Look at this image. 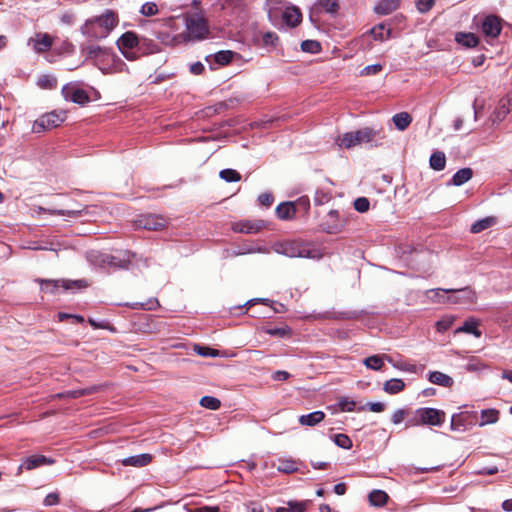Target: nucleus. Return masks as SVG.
I'll return each mask as SVG.
<instances>
[{"label": "nucleus", "mask_w": 512, "mask_h": 512, "mask_svg": "<svg viewBox=\"0 0 512 512\" xmlns=\"http://www.w3.org/2000/svg\"><path fill=\"white\" fill-rule=\"evenodd\" d=\"M118 17L112 10H106L100 16L87 19L81 26V33L89 40H100L106 38L116 27Z\"/></svg>", "instance_id": "1"}, {"label": "nucleus", "mask_w": 512, "mask_h": 512, "mask_svg": "<svg viewBox=\"0 0 512 512\" xmlns=\"http://www.w3.org/2000/svg\"><path fill=\"white\" fill-rule=\"evenodd\" d=\"M185 25L187 34L182 35L184 40H203L209 35L208 23L200 13L187 15Z\"/></svg>", "instance_id": "2"}, {"label": "nucleus", "mask_w": 512, "mask_h": 512, "mask_svg": "<svg viewBox=\"0 0 512 512\" xmlns=\"http://www.w3.org/2000/svg\"><path fill=\"white\" fill-rule=\"evenodd\" d=\"M445 418L446 414L444 411L435 408L424 407L415 411V416L408 420L407 425L441 426L445 422Z\"/></svg>", "instance_id": "3"}, {"label": "nucleus", "mask_w": 512, "mask_h": 512, "mask_svg": "<svg viewBox=\"0 0 512 512\" xmlns=\"http://www.w3.org/2000/svg\"><path fill=\"white\" fill-rule=\"evenodd\" d=\"M275 252L278 254L285 255L290 258H312L314 257V251L309 247L307 243L292 240L284 241L275 246Z\"/></svg>", "instance_id": "4"}, {"label": "nucleus", "mask_w": 512, "mask_h": 512, "mask_svg": "<svg viewBox=\"0 0 512 512\" xmlns=\"http://www.w3.org/2000/svg\"><path fill=\"white\" fill-rule=\"evenodd\" d=\"M66 118V113L52 111L41 115L32 125L33 133H42L58 127Z\"/></svg>", "instance_id": "5"}, {"label": "nucleus", "mask_w": 512, "mask_h": 512, "mask_svg": "<svg viewBox=\"0 0 512 512\" xmlns=\"http://www.w3.org/2000/svg\"><path fill=\"white\" fill-rule=\"evenodd\" d=\"M130 61L138 58L140 55L152 54L157 51V45L149 39L138 38V36L130 32Z\"/></svg>", "instance_id": "6"}, {"label": "nucleus", "mask_w": 512, "mask_h": 512, "mask_svg": "<svg viewBox=\"0 0 512 512\" xmlns=\"http://www.w3.org/2000/svg\"><path fill=\"white\" fill-rule=\"evenodd\" d=\"M132 227L135 230H161L167 225V220L160 215L146 214L140 215L137 219L132 221Z\"/></svg>", "instance_id": "7"}, {"label": "nucleus", "mask_w": 512, "mask_h": 512, "mask_svg": "<svg viewBox=\"0 0 512 512\" xmlns=\"http://www.w3.org/2000/svg\"><path fill=\"white\" fill-rule=\"evenodd\" d=\"M54 43V38L44 32L35 33L33 37L28 39L27 44L32 47L33 51L37 54H42L49 51Z\"/></svg>", "instance_id": "8"}, {"label": "nucleus", "mask_w": 512, "mask_h": 512, "mask_svg": "<svg viewBox=\"0 0 512 512\" xmlns=\"http://www.w3.org/2000/svg\"><path fill=\"white\" fill-rule=\"evenodd\" d=\"M61 93L66 101L84 105L89 102L87 92L74 84H66L62 87Z\"/></svg>", "instance_id": "9"}, {"label": "nucleus", "mask_w": 512, "mask_h": 512, "mask_svg": "<svg viewBox=\"0 0 512 512\" xmlns=\"http://www.w3.org/2000/svg\"><path fill=\"white\" fill-rule=\"evenodd\" d=\"M481 30L486 37H498L502 30L501 19L496 15L486 16L481 24Z\"/></svg>", "instance_id": "10"}, {"label": "nucleus", "mask_w": 512, "mask_h": 512, "mask_svg": "<svg viewBox=\"0 0 512 512\" xmlns=\"http://www.w3.org/2000/svg\"><path fill=\"white\" fill-rule=\"evenodd\" d=\"M344 224L339 219L338 211L331 210L327 214V219L320 224L321 230L328 234H336L341 232Z\"/></svg>", "instance_id": "11"}, {"label": "nucleus", "mask_w": 512, "mask_h": 512, "mask_svg": "<svg viewBox=\"0 0 512 512\" xmlns=\"http://www.w3.org/2000/svg\"><path fill=\"white\" fill-rule=\"evenodd\" d=\"M450 293H452V296L447 297V302L450 303H472L476 299L475 292L470 289L469 287L453 290L450 289Z\"/></svg>", "instance_id": "12"}, {"label": "nucleus", "mask_w": 512, "mask_h": 512, "mask_svg": "<svg viewBox=\"0 0 512 512\" xmlns=\"http://www.w3.org/2000/svg\"><path fill=\"white\" fill-rule=\"evenodd\" d=\"M54 462L55 461L53 459L48 458L44 455H32L23 460L18 470L20 473L22 469L32 470L43 465H51Z\"/></svg>", "instance_id": "13"}, {"label": "nucleus", "mask_w": 512, "mask_h": 512, "mask_svg": "<svg viewBox=\"0 0 512 512\" xmlns=\"http://www.w3.org/2000/svg\"><path fill=\"white\" fill-rule=\"evenodd\" d=\"M282 18L287 26L296 27L302 21V13L297 6H287L282 13Z\"/></svg>", "instance_id": "14"}, {"label": "nucleus", "mask_w": 512, "mask_h": 512, "mask_svg": "<svg viewBox=\"0 0 512 512\" xmlns=\"http://www.w3.org/2000/svg\"><path fill=\"white\" fill-rule=\"evenodd\" d=\"M263 227L262 221H240L233 225V230L239 233L255 234Z\"/></svg>", "instance_id": "15"}, {"label": "nucleus", "mask_w": 512, "mask_h": 512, "mask_svg": "<svg viewBox=\"0 0 512 512\" xmlns=\"http://www.w3.org/2000/svg\"><path fill=\"white\" fill-rule=\"evenodd\" d=\"M82 52L88 55L90 58L98 59L102 58H111L114 59V55L108 51L107 49L102 48L99 45L90 44L82 47Z\"/></svg>", "instance_id": "16"}, {"label": "nucleus", "mask_w": 512, "mask_h": 512, "mask_svg": "<svg viewBox=\"0 0 512 512\" xmlns=\"http://www.w3.org/2000/svg\"><path fill=\"white\" fill-rule=\"evenodd\" d=\"M325 419V413L323 411H314L309 414L301 415L298 418V422L302 426H316Z\"/></svg>", "instance_id": "17"}, {"label": "nucleus", "mask_w": 512, "mask_h": 512, "mask_svg": "<svg viewBox=\"0 0 512 512\" xmlns=\"http://www.w3.org/2000/svg\"><path fill=\"white\" fill-rule=\"evenodd\" d=\"M385 360L391 361V357L382 354V355H372L363 360V364L371 370L379 371L384 366Z\"/></svg>", "instance_id": "18"}, {"label": "nucleus", "mask_w": 512, "mask_h": 512, "mask_svg": "<svg viewBox=\"0 0 512 512\" xmlns=\"http://www.w3.org/2000/svg\"><path fill=\"white\" fill-rule=\"evenodd\" d=\"M296 214V206L292 202L281 203L276 208V215L281 220H290Z\"/></svg>", "instance_id": "19"}, {"label": "nucleus", "mask_w": 512, "mask_h": 512, "mask_svg": "<svg viewBox=\"0 0 512 512\" xmlns=\"http://www.w3.org/2000/svg\"><path fill=\"white\" fill-rule=\"evenodd\" d=\"M497 223V218L494 216H488L477 220L471 225L470 231L474 234L480 233L488 228H491Z\"/></svg>", "instance_id": "20"}, {"label": "nucleus", "mask_w": 512, "mask_h": 512, "mask_svg": "<svg viewBox=\"0 0 512 512\" xmlns=\"http://www.w3.org/2000/svg\"><path fill=\"white\" fill-rule=\"evenodd\" d=\"M429 381L443 387H451L454 383L453 379L449 375L440 371L430 372Z\"/></svg>", "instance_id": "21"}, {"label": "nucleus", "mask_w": 512, "mask_h": 512, "mask_svg": "<svg viewBox=\"0 0 512 512\" xmlns=\"http://www.w3.org/2000/svg\"><path fill=\"white\" fill-rule=\"evenodd\" d=\"M455 40L458 44L466 47V48H473L478 45V38L473 33H464L459 32L455 35Z\"/></svg>", "instance_id": "22"}, {"label": "nucleus", "mask_w": 512, "mask_h": 512, "mask_svg": "<svg viewBox=\"0 0 512 512\" xmlns=\"http://www.w3.org/2000/svg\"><path fill=\"white\" fill-rule=\"evenodd\" d=\"M512 109V92L508 93L505 98L500 101L498 110L495 112V119L501 121Z\"/></svg>", "instance_id": "23"}, {"label": "nucleus", "mask_w": 512, "mask_h": 512, "mask_svg": "<svg viewBox=\"0 0 512 512\" xmlns=\"http://www.w3.org/2000/svg\"><path fill=\"white\" fill-rule=\"evenodd\" d=\"M480 422L479 426L483 427L485 425L494 424L499 420V411L494 408L484 409L480 413Z\"/></svg>", "instance_id": "24"}, {"label": "nucleus", "mask_w": 512, "mask_h": 512, "mask_svg": "<svg viewBox=\"0 0 512 512\" xmlns=\"http://www.w3.org/2000/svg\"><path fill=\"white\" fill-rule=\"evenodd\" d=\"M400 0H380L375 6V12L381 15H387L396 10Z\"/></svg>", "instance_id": "25"}, {"label": "nucleus", "mask_w": 512, "mask_h": 512, "mask_svg": "<svg viewBox=\"0 0 512 512\" xmlns=\"http://www.w3.org/2000/svg\"><path fill=\"white\" fill-rule=\"evenodd\" d=\"M468 419V413L454 414L451 418V430L464 432L467 429L466 423L468 422Z\"/></svg>", "instance_id": "26"}, {"label": "nucleus", "mask_w": 512, "mask_h": 512, "mask_svg": "<svg viewBox=\"0 0 512 512\" xmlns=\"http://www.w3.org/2000/svg\"><path fill=\"white\" fill-rule=\"evenodd\" d=\"M392 121L399 131H404L411 124L412 117L407 112H400L392 117Z\"/></svg>", "instance_id": "27"}, {"label": "nucleus", "mask_w": 512, "mask_h": 512, "mask_svg": "<svg viewBox=\"0 0 512 512\" xmlns=\"http://www.w3.org/2000/svg\"><path fill=\"white\" fill-rule=\"evenodd\" d=\"M472 176L473 171L471 168H462L453 175L451 183L455 186H460L469 181Z\"/></svg>", "instance_id": "28"}, {"label": "nucleus", "mask_w": 512, "mask_h": 512, "mask_svg": "<svg viewBox=\"0 0 512 512\" xmlns=\"http://www.w3.org/2000/svg\"><path fill=\"white\" fill-rule=\"evenodd\" d=\"M430 167L435 171H441L445 168L446 165V157L445 154L441 151H436L432 153L429 159Z\"/></svg>", "instance_id": "29"}, {"label": "nucleus", "mask_w": 512, "mask_h": 512, "mask_svg": "<svg viewBox=\"0 0 512 512\" xmlns=\"http://www.w3.org/2000/svg\"><path fill=\"white\" fill-rule=\"evenodd\" d=\"M404 388V381L398 378L390 379L386 381L383 385V390L388 394H397L401 392Z\"/></svg>", "instance_id": "30"}, {"label": "nucleus", "mask_w": 512, "mask_h": 512, "mask_svg": "<svg viewBox=\"0 0 512 512\" xmlns=\"http://www.w3.org/2000/svg\"><path fill=\"white\" fill-rule=\"evenodd\" d=\"M376 134V131L369 127L354 131V135H356L355 138L357 139V145L372 141Z\"/></svg>", "instance_id": "31"}, {"label": "nucleus", "mask_w": 512, "mask_h": 512, "mask_svg": "<svg viewBox=\"0 0 512 512\" xmlns=\"http://www.w3.org/2000/svg\"><path fill=\"white\" fill-rule=\"evenodd\" d=\"M388 495L383 490H373L369 494V502L372 506L381 507L386 504Z\"/></svg>", "instance_id": "32"}, {"label": "nucleus", "mask_w": 512, "mask_h": 512, "mask_svg": "<svg viewBox=\"0 0 512 512\" xmlns=\"http://www.w3.org/2000/svg\"><path fill=\"white\" fill-rule=\"evenodd\" d=\"M460 332L473 334L477 338L481 336V332L478 330V322L474 319L465 321L464 324L456 330V333Z\"/></svg>", "instance_id": "33"}, {"label": "nucleus", "mask_w": 512, "mask_h": 512, "mask_svg": "<svg viewBox=\"0 0 512 512\" xmlns=\"http://www.w3.org/2000/svg\"><path fill=\"white\" fill-rule=\"evenodd\" d=\"M38 211L43 212V213H49L51 215L68 216V217H72V218L79 217V216H81V213H82L81 210H62V209L61 210H56V209L51 210V209H46L43 207H39Z\"/></svg>", "instance_id": "34"}, {"label": "nucleus", "mask_w": 512, "mask_h": 512, "mask_svg": "<svg viewBox=\"0 0 512 512\" xmlns=\"http://www.w3.org/2000/svg\"><path fill=\"white\" fill-rule=\"evenodd\" d=\"M297 462L293 459H281L277 466V470L286 474L297 471Z\"/></svg>", "instance_id": "35"}, {"label": "nucleus", "mask_w": 512, "mask_h": 512, "mask_svg": "<svg viewBox=\"0 0 512 512\" xmlns=\"http://www.w3.org/2000/svg\"><path fill=\"white\" fill-rule=\"evenodd\" d=\"M37 85L42 89H54L57 86L56 77L48 74L39 76Z\"/></svg>", "instance_id": "36"}, {"label": "nucleus", "mask_w": 512, "mask_h": 512, "mask_svg": "<svg viewBox=\"0 0 512 512\" xmlns=\"http://www.w3.org/2000/svg\"><path fill=\"white\" fill-rule=\"evenodd\" d=\"M265 333L270 336L284 338L291 335V329L287 326L275 327V328H262Z\"/></svg>", "instance_id": "37"}, {"label": "nucleus", "mask_w": 512, "mask_h": 512, "mask_svg": "<svg viewBox=\"0 0 512 512\" xmlns=\"http://www.w3.org/2000/svg\"><path fill=\"white\" fill-rule=\"evenodd\" d=\"M95 390H96L95 387L86 388V389L70 390V391H67L65 393H59V394L56 395V397H58V398L68 397V398L75 399V398H79V397H81L83 395L91 394Z\"/></svg>", "instance_id": "38"}, {"label": "nucleus", "mask_w": 512, "mask_h": 512, "mask_svg": "<svg viewBox=\"0 0 512 512\" xmlns=\"http://www.w3.org/2000/svg\"><path fill=\"white\" fill-rule=\"evenodd\" d=\"M151 461L152 456L148 453L130 456V466L143 467L148 465Z\"/></svg>", "instance_id": "39"}, {"label": "nucleus", "mask_w": 512, "mask_h": 512, "mask_svg": "<svg viewBox=\"0 0 512 512\" xmlns=\"http://www.w3.org/2000/svg\"><path fill=\"white\" fill-rule=\"evenodd\" d=\"M281 0H266V9L269 16V19L272 21L277 18L278 12L281 9Z\"/></svg>", "instance_id": "40"}, {"label": "nucleus", "mask_w": 512, "mask_h": 512, "mask_svg": "<svg viewBox=\"0 0 512 512\" xmlns=\"http://www.w3.org/2000/svg\"><path fill=\"white\" fill-rule=\"evenodd\" d=\"M159 307V302L156 298H150L146 302H134L130 303V309H143V310H154Z\"/></svg>", "instance_id": "41"}, {"label": "nucleus", "mask_w": 512, "mask_h": 512, "mask_svg": "<svg viewBox=\"0 0 512 512\" xmlns=\"http://www.w3.org/2000/svg\"><path fill=\"white\" fill-rule=\"evenodd\" d=\"M219 177L230 183V182H238L241 180V175L234 169H223L219 173Z\"/></svg>", "instance_id": "42"}, {"label": "nucleus", "mask_w": 512, "mask_h": 512, "mask_svg": "<svg viewBox=\"0 0 512 512\" xmlns=\"http://www.w3.org/2000/svg\"><path fill=\"white\" fill-rule=\"evenodd\" d=\"M371 34L375 40H386L390 37L391 31L387 29L385 31V26L383 24H379L371 29Z\"/></svg>", "instance_id": "43"}, {"label": "nucleus", "mask_w": 512, "mask_h": 512, "mask_svg": "<svg viewBox=\"0 0 512 512\" xmlns=\"http://www.w3.org/2000/svg\"><path fill=\"white\" fill-rule=\"evenodd\" d=\"M200 405L206 409L217 410L221 406V402L218 398L213 396H204L200 400Z\"/></svg>", "instance_id": "44"}, {"label": "nucleus", "mask_w": 512, "mask_h": 512, "mask_svg": "<svg viewBox=\"0 0 512 512\" xmlns=\"http://www.w3.org/2000/svg\"><path fill=\"white\" fill-rule=\"evenodd\" d=\"M450 289H431L426 293L428 297L435 302H447V297L444 296V293H450Z\"/></svg>", "instance_id": "45"}, {"label": "nucleus", "mask_w": 512, "mask_h": 512, "mask_svg": "<svg viewBox=\"0 0 512 512\" xmlns=\"http://www.w3.org/2000/svg\"><path fill=\"white\" fill-rule=\"evenodd\" d=\"M356 135H354V132H347L344 135H342L338 141L339 146L345 147V148H351L357 145V139L355 138Z\"/></svg>", "instance_id": "46"}, {"label": "nucleus", "mask_w": 512, "mask_h": 512, "mask_svg": "<svg viewBox=\"0 0 512 512\" xmlns=\"http://www.w3.org/2000/svg\"><path fill=\"white\" fill-rule=\"evenodd\" d=\"M39 282L44 293L54 294L60 287V281L57 280H39Z\"/></svg>", "instance_id": "47"}, {"label": "nucleus", "mask_w": 512, "mask_h": 512, "mask_svg": "<svg viewBox=\"0 0 512 512\" xmlns=\"http://www.w3.org/2000/svg\"><path fill=\"white\" fill-rule=\"evenodd\" d=\"M334 443L343 449H350L352 447V440L346 434H336L333 437Z\"/></svg>", "instance_id": "48"}, {"label": "nucleus", "mask_w": 512, "mask_h": 512, "mask_svg": "<svg viewBox=\"0 0 512 512\" xmlns=\"http://www.w3.org/2000/svg\"><path fill=\"white\" fill-rule=\"evenodd\" d=\"M233 58V52L229 50L219 51L214 55L216 63L220 65L228 64Z\"/></svg>", "instance_id": "49"}, {"label": "nucleus", "mask_w": 512, "mask_h": 512, "mask_svg": "<svg viewBox=\"0 0 512 512\" xmlns=\"http://www.w3.org/2000/svg\"><path fill=\"white\" fill-rule=\"evenodd\" d=\"M301 49L304 52L318 53L321 50L320 43L315 40H305L301 43Z\"/></svg>", "instance_id": "50"}, {"label": "nucleus", "mask_w": 512, "mask_h": 512, "mask_svg": "<svg viewBox=\"0 0 512 512\" xmlns=\"http://www.w3.org/2000/svg\"><path fill=\"white\" fill-rule=\"evenodd\" d=\"M319 6L328 13H336L339 8L337 0H319Z\"/></svg>", "instance_id": "51"}, {"label": "nucleus", "mask_w": 512, "mask_h": 512, "mask_svg": "<svg viewBox=\"0 0 512 512\" xmlns=\"http://www.w3.org/2000/svg\"><path fill=\"white\" fill-rule=\"evenodd\" d=\"M140 13L144 16H154L158 13V7L154 2H147L142 5Z\"/></svg>", "instance_id": "52"}, {"label": "nucleus", "mask_w": 512, "mask_h": 512, "mask_svg": "<svg viewBox=\"0 0 512 512\" xmlns=\"http://www.w3.org/2000/svg\"><path fill=\"white\" fill-rule=\"evenodd\" d=\"M117 46L123 56L128 58V32H125L121 35V37L117 41Z\"/></svg>", "instance_id": "53"}, {"label": "nucleus", "mask_w": 512, "mask_h": 512, "mask_svg": "<svg viewBox=\"0 0 512 512\" xmlns=\"http://www.w3.org/2000/svg\"><path fill=\"white\" fill-rule=\"evenodd\" d=\"M370 202L365 197H359L354 201V208L356 211L364 213L369 210Z\"/></svg>", "instance_id": "54"}, {"label": "nucleus", "mask_w": 512, "mask_h": 512, "mask_svg": "<svg viewBox=\"0 0 512 512\" xmlns=\"http://www.w3.org/2000/svg\"><path fill=\"white\" fill-rule=\"evenodd\" d=\"M338 405L341 411L351 412L355 409L356 403L354 400H351L347 397H342L339 400Z\"/></svg>", "instance_id": "55"}, {"label": "nucleus", "mask_w": 512, "mask_h": 512, "mask_svg": "<svg viewBox=\"0 0 512 512\" xmlns=\"http://www.w3.org/2000/svg\"><path fill=\"white\" fill-rule=\"evenodd\" d=\"M305 509L301 503H288L287 507H279L275 512H303Z\"/></svg>", "instance_id": "56"}, {"label": "nucleus", "mask_w": 512, "mask_h": 512, "mask_svg": "<svg viewBox=\"0 0 512 512\" xmlns=\"http://www.w3.org/2000/svg\"><path fill=\"white\" fill-rule=\"evenodd\" d=\"M330 199H331V196L322 190H317L315 193V196H314V202L316 205H323V204L329 202Z\"/></svg>", "instance_id": "57"}, {"label": "nucleus", "mask_w": 512, "mask_h": 512, "mask_svg": "<svg viewBox=\"0 0 512 512\" xmlns=\"http://www.w3.org/2000/svg\"><path fill=\"white\" fill-rule=\"evenodd\" d=\"M382 70L381 64L368 65L361 71L362 76L375 75Z\"/></svg>", "instance_id": "58"}, {"label": "nucleus", "mask_w": 512, "mask_h": 512, "mask_svg": "<svg viewBox=\"0 0 512 512\" xmlns=\"http://www.w3.org/2000/svg\"><path fill=\"white\" fill-rule=\"evenodd\" d=\"M453 323V320L451 318H443L436 323V329L438 332H445L447 331Z\"/></svg>", "instance_id": "59"}, {"label": "nucleus", "mask_w": 512, "mask_h": 512, "mask_svg": "<svg viewBox=\"0 0 512 512\" xmlns=\"http://www.w3.org/2000/svg\"><path fill=\"white\" fill-rule=\"evenodd\" d=\"M365 408H368L372 412H382L385 409V404L382 402H369L366 404V406H363L359 408V410H364Z\"/></svg>", "instance_id": "60"}, {"label": "nucleus", "mask_w": 512, "mask_h": 512, "mask_svg": "<svg viewBox=\"0 0 512 512\" xmlns=\"http://www.w3.org/2000/svg\"><path fill=\"white\" fill-rule=\"evenodd\" d=\"M196 351L199 355L201 356H210V357H216L218 356V351L215 350V349H212V348H209V347H202V346H197L196 347Z\"/></svg>", "instance_id": "61"}, {"label": "nucleus", "mask_w": 512, "mask_h": 512, "mask_svg": "<svg viewBox=\"0 0 512 512\" xmlns=\"http://www.w3.org/2000/svg\"><path fill=\"white\" fill-rule=\"evenodd\" d=\"M434 5V0H418L417 8L421 13L429 11Z\"/></svg>", "instance_id": "62"}, {"label": "nucleus", "mask_w": 512, "mask_h": 512, "mask_svg": "<svg viewBox=\"0 0 512 512\" xmlns=\"http://www.w3.org/2000/svg\"><path fill=\"white\" fill-rule=\"evenodd\" d=\"M258 201L261 205L269 207L270 205H272L274 198L270 193H262L261 195H259Z\"/></svg>", "instance_id": "63"}, {"label": "nucleus", "mask_w": 512, "mask_h": 512, "mask_svg": "<svg viewBox=\"0 0 512 512\" xmlns=\"http://www.w3.org/2000/svg\"><path fill=\"white\" fill-rule=\"evenodd\" d=\"M60 501L59 495L57 493H49L44 499L45 506H53L57 505Z\"/></svg>", "instance_id": "64"}]
</instances>
